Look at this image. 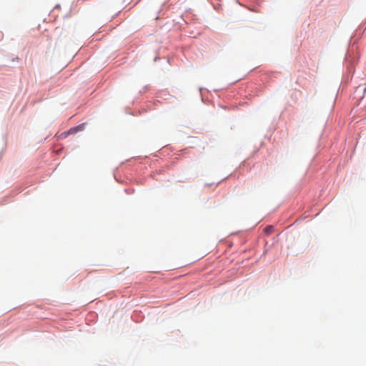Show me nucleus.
<instances>
[{"label":"nucleus","mask_w":366,"mask_h":366,"mask_svg":"<svg viewBox=\"0 0 366 366\" xmlns=\"http://www.w3.org/2000/svg\"><path fill=\"white\" fill-rule=\"evenodd\" d=\"M273 227L272 226H267L265 227L264 229V232L267 234H270L272 232V231L273 230Z\"/></svg>","instance_id":"1"},{"label":"nucleus","mask_w":366,"mask_h":366,"mask_svg":"<svg viewBox=\"0 0 366 366\" xmlns=\"http://www.w3.org/2000/svg\"><path fill=\"white\" fill-rule=\"evenodd\" d=\"M364 92H366V87L365 88Z\"/></svg>","instance_id":"2"}]
</instances>
